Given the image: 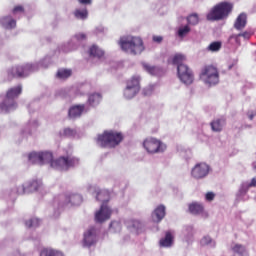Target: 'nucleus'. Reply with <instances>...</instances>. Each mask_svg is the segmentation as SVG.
I'll return each instance as SVG.
<instances>
[{
    "mask_svg": "<svg viewBox=\"0 0 256 256\" xmlns=\"http://www.w3.org/2000/svg\"><path fill=\"white\" fill-rule=\"evenodd\" d=\"M41 165L49 163L54 169H60V171H67L71 167L79 165V159L73 156H63L56 160H53V153L40 152Z\"/></svg>",
    "mask_w": 256,
    "mask_h": 256,
    "instance_id": "1",
    "label": "nucleus"
},
{
    "mask_svg": "<svg viewBox=\"0 0 256 256\" xmlns=\"http://www.w3.org/2000/svg\"><path fill=\"white\" fill-rule=\"evenodd\" d=\"M123 133L115 130H106L102 134L97 136V143L100 147H108L109 149H115L123 142Z\"/></svg>",
    "mask_w": 256,
    "mask_h": 256,
    "instance_id": "2",
    "label": "nucleus"
},
{
    "mask_svg": "<svg viewBox=\"0 0 256 256\" xmlns=\"http://www.w3.org/2000/svg\"><path fill=\"white\" fill-rule=\"evenodd\" d=\"M119 45L122 51L126 53H132V55H139L145 50L143 46V40L140 37H122L119 40Z\"/></svg>",
    "mask_w": 256,
    "mask_h": 256,
    "instance_id": "3",
    "label": "nucleus"
},
{
    "mask_svg": "<svg viewBox=\"0 0 256 256\" xmlns=\"http://www.w3.org/2000/svg\"><path fill=\"white\" fill-rule=\"evenodd\" d=\"M23 89L21 86L10 88L6 93V98L3 103L0 104V113H9L13 109H17V102L15 99L20 96Z\"/></svg>",
    "mask_w": 256,
    "mask_h": 256,
    "instance_id": "4",
    "label": "nucleus"
},
{
    "mask_svg": "<svg viewBox=\"0 0 256 256\" xmlns=\"http://www.w3.org/2000/svg\"><path fill=\"white\" fill-rule=\"evenodd\" d=\"M233 11V4L229 2H221L214 6L207 14L208 21H221L225 17H229V13Z\"/></svg>",
    "mask_w": 256,
    "mask_h": 256,
    "instance_id": "5",
    "label": "nucleus"
},
{
    "mask_svg": "<svg viewBox=\"0 0 256 256\" xmlns=\"http://www.w3.org/2000/svg\"><path fill=\"white\" fill-rule=\"evenodd\" d=\"M200 77L206 85H217L219 83V70L213 65H206L202 68Z\"/></svg>",
    "mask_w": 256,
    "mask_h": 256,
    "instance_id": "6",
    "label": "nucleus"
},
{
    "mask_svg": "<svg viewBox=\"0 0 256 256\" xmlns=\"http://www.w3.org/2000/svg\"><path fill=\"white\" fill-rule=\"evenodd\" d=\"M34 71L33 64H22L12 67V69L8 72V77L10 79H22L25 77H29L31 73Z\"/></svg>",
    "mask_w": 256,
    "mask_h": 256,
    "instance_id": "7",
    "label": "nucleus"
},
{
    "mask_svg": "<svg viewBox=\"0 0 256 256\" xmlns=\"http://www.w3.org/2000/svg\"><path fill=\"white\" fill-rule=\"evenodd\" d=\"M143 147L146 149L147 153L151 154L163 153V151H165V145H163V142L154 137L146 138L143 142Z\"/></svg>",
    "mask_w": 256,
    "mask_h": 256,
    "instance_id": "8",
    "label": "nucleus"
},
{
    "mask_svg": "<svg viewBox=\"0 0 256 256\" xmlns=\"http://www.w3.org/2000/svg\"><path fill=\"white\" fill-rule=\"evenodd\" d=\"M139 81V76H133L130 80L127 81V86L124 90V97L126 99H133V97L139 93L141 90Z\"/></svg>",
    "mask_w": 256,
    "mask_h": 256,
    "instance_id": "9",
    "label": "nucleus"
},
{
    "mask_svg": "<svg viewBox=\"0 0 256 256\" xmlns=\"http://www.w3.org/2000/svg\"><path fill=\"white\" fill-rule=\"evenodd\" d=\"M178 78L184 85H191L194 81L193 71L187 65L177 67Z\"/></svg>",
    "mask_w": 256,
    "mask_h": 256,
    "instance_id": "10",
    "label": "nucleus"
},
{
    "mask_svg": "<svg viewBox=\"0 0 256 256\" xmlns=\"http://www.w3.org/2000/svg\"><path fill=\"white\" fill-rule=\"evenodd\" d=\"M191 175L194 179H205L209 175V165L203 162L196 164L191 170Z\"/></svg>",
    "mask_w": 256,
    "mask_h": 256,
    "instance_id": "11",
    "label": "nucleus"
},
{
    "mask_svg": "<svg viewBox=\"0 0 256 256\" xmlns=\"http://www.w3.org/2000/svg\"><path fill=\"white\" fill-rule=\"evenodd\" d=\"M113 211L106 204H102L99 211L95 214L96 223H105V221L111 219Z\"/></svg>",
    "mask_w": 256,
    "mask_h": 256,
    "instance_id": "12",
    "label": "nucleus"
},
{
    "mask_svg": "<svg viewBox=\"0 0 256 256\" xmlns=\"http://www.w3.org/2000/svg\"><path fill=\"white\" fill-rule=\"evenodd\" d=\"M95 243H97V230L95 227H91L84 233L83 245L84 247H92Z\"/></svg>",
    "mask_w": 256,
    "mask_h": 256,
    "instance_id": "13",
    "label": "nucleus"
},
{
    "mask_svg": "<svg viewBox=\"0 0 256 256\" xmlns=\"http://www.w3.org/2000/svg\"><path fill=\"white\" fill-rule=\"evenodd\" d=\"M83 203V196L79 194H68L64 198V202L62 203V207L66 205H70V207H77Z\"/></svg>",
    "mask_w": 256,
    "mask_h": 256,
    "instance_id": "14",
    "label": "nucleus"
},
{
    "mask_svg": "<svg viewBox=\"0 0 256 256\" xmlns=\"http://www.w3.org/2000/svg\"><path fill=\"white\" fill-rule=\"evenodd\" d=\"M39 189V181L32 180L23 186H20L17 190L18 195H25V193H33Z\"/></svg>",
    "mask_w": 256,
    "mask_h": 256,
    "instance_id": "15",
    "label": "nucleus"
},
{
    "mask_svg": "<svg viewBox=\"0 0 256 256\" xmlns=\"http://www.w3.org/2000/svg\"><path fill=\"white\" fill-rule=\"evenodd\" d=\"M226 124H227V119L225 117H221L213 120L210 123V126L212 131H214L215 133H221V131H223V127H225Z\"/></svg>",
    "mask_w": 256,
    "mask_h": 256,
    "instance_id": "16",
    "label": "nucleus"
},
{
    "mask_svg": "<svg viewBox=\"0 0 256 256\" xmlns=\"http://www.w3.org/2000/svg\"><path fill=\"white\" fill-rule=\"evenodd\" d=\"M83 111H85L84 104L74 105L68 111V116L70 119H77V117H81L83 115Z\"/></svg>",
    "mask_w": 256,
    "mask_h": 256,
    "instance_id": "17",
    "label": "nucleus"
},
{
    "mask_svg": "<svg viewBox=\"0 0 256 256\" xmlns=\"http://www.w3.org/2000/svg\"><path fill=\"white\" fill-rule=\"evenodd\" d=\"M188 209L192 215H203L205 213V207L203 206V204L198 202H193L189 204ZM205 215L207 217V213H205Z\"/></svg>",
    "mask_w": 256,
    "mask_h": 256,
    "instance_id": "18",
    "label": "nucleus"
},
{
    "mask_svg": "<svg viewBox=\"0 0 256 256\" xmlns=\"http://www.w3.org/2000/svg\"><path fill=\"white\" fill-rule=\"evenodd\" d=\"M247 26V14L241 13L234 23V28L237 31H243V28Z\"/></svg>",
    "mask_w": 256,
    "mask_h": 256,
    "instance_id": "19",
    "label": "nucleus"
},
{
    "mask_svg": "<svg viewBox=\"0 0 256 256\" xmlns=\"http://www.w3.org/2000/svg\"><path fill=\"white\" fill-rule=\"evenodd\" d=\"M166 208L165 205L161 204L159 205L153 212V216L156 217V221L157 223H161V221H163V219H165V215H166Z\"/></svg>",
    "mask_w": 256,
    "mask_h": 256,
    "instance_id": "20",
    "label": "nucleus"
},
{
    "mask_svg": "<svg viewBox=\"0 0 256 256\" xmlns=\"http://www.w3.org/2000/svg\"><path fill=\"white\" fill-rule=\"evenodd\" d=\"M96 199L101 201L102 205H107L111 199V194L107 190H101L97 193Z\"/></svg>",
    "mask_w": 256,
    "mask_h": 256,
    "instance_id": "21",
    "label": "nucleus"
},
{
    "mask_svg": "<svg viewBox=\"0 0 256 256\" xmlns=\"http://www.w3.org/2000/svg\"><path fill=\"white\" fill-rule=\"evenodd\" d=\"M90 57H96L97 59H101L105 55V52L101 50L97 45H92L89 49Z\"/></svg>",
    "mask_w": 256,
    "mask_h": 256,
    "instance_id": "22",
    "label": "nucleus"
},
{
    "mask_svg": "<svg viewBox=\"0 0 256 256\" xmlns=\"http://www.w3.org/2000/svg\"><path fill=\"white\" fill-rule=\"evenodd\" d=\"M160 247H171L173 245V234L166 232L165 237L159 242Z\"/></svg>",
    "mask_w": 256,
    "mask_h": 256,
    "instance_id": "23",
    "label": "nucleus"
},
{
    "mask_svg": "<svg viewBox=\"0 0 256 256\" xmlns=\"http://www.w3.org/2000/svg\"><path fill=\"white\" fill-rule=\"evenodd\" d=\"M2 23L4 27H6V29H15V27H17V21L11 18V16H6L2 18Z\"/></svg>",
    "mask_w": 256,
    "mask_h": 256,
    "instance_id": "24",
    "label": "nucleus"
},
{
    "mask_svg": "<svg viewBox=\"0 0 256 256\" xmlns=\"http://www.w3.org/2000/svg\"><path fill=\"white\" fill-rule=\"evenodd\" d=\"M28 160L32 165H41V152H31L28 155Z\"/></svg>",
    "mask_w": 256,
    "mask_h": 256,
    "instance_id": "25",
    "label": "nucleus"
},
{
    "mask_svg": "<svg viewBox=\"0 0 256 256\" xmlns=\"http://www.w3.org/2000/svg\"><path fill=\"white\" fill-rule=\"evenodd\" d=\"M144 69L150 75H161V73H163V69H161L157 66H151L149 64H144Z\"/></svg>",
    "mask_w": 256,
    "mask_h": 256,
    "instance_id": "26",
    "label": "nucleus"
},
{
    "mask_svg": "<svg viewBox=\"0 0 256 256\" xmlns=\"http://www.w3.org/2000/svg\"><path fill=\"white\" fill-rule=\"evenodd\" d=\"M40 256H63V253L53 248H44L40 252Z\"/></svg>",
    "mask_w": 256,
    "mask_h": 256,
    "instance_id": "27",
    "label": "nucleus"
},
{
    "mask_svg": "<svg viewBox=\"0 0 256 256\" xmlns=\"http://www.w3.org/2000/svg\"><path fill=\"white\" fill-rule=\"evenodd\" d=\"M186 61H187V58L185 57V55L176 54L172 58V65H177V67H179V65H187L185 64Z\"/></svg>",
    "mask_w": 256,
    "mask_h": 256,
    "instance_id": "28",
    "label": "nucleus"
},
{
    "mask_svg": "<svg viewBox=\"0 0 256 256\" xmlns=\"http://www.w3.org/2000/svg\"><path fill=\"white\" fill-rule=\"evenodd\" d=\"M73 14L76 19L85 20L87 19V17H89V11L87 10V8L76 9Z\"/></svg>",
    "mask_w": 256,
    "mask_h": 256,
    "instance_id": "29",
    "label": "nucleus"
},
{
    "mask_svg": "<svg viewBox=\"0 0 256 256\" xmlns=\"http://www.w3.org/2000/svg\"><path fill=\"white\" fill-rule=\"evenodd\" d=\"M221 47H223V43L221 41H214L210 43L206 50L211 53H217L218 51H221Z\"/></svg>",
    "mask_w": 256,
    "mask_h": 256,
    "instance_id": "30",
    "label": "nucleus"
},
{
    "mask_svg": "<svg viewBox=\"0 0 256 256\" xmlns=\"http://www.w3.org/2000/svg\"><path fill=\"white\" fill-rule=\"evenodd\" d=\"M102 96L101 94H92L88 98V103L92 107H96V105H99L101 103Z\"/></svg>",
    "mask_w": 256,
    "mask_h": 256,
    "instance_id": "31",
    "label": "nucleus"
},
{
    "mask_svg": "<svg viewBox=\"0 0 256 256\" xmlns=\"http://www.w3.org/2000/svg\"><path fill=\"white\" fill-rule=\"evenodd\" d=\"M72 71L70 69H60L57 72L58 79H69L72 75Z\"/></svg>",
    "mask_w": 256,
    "mask_h": 256,
    "instance_id": "32",
    "label": "nucleus"
},
{
    "mask_svg": "<svg viewBox=\"0 0 256 256\" xmlns=\"http://www.w3.org/2000/svg\"><path fill=\"white\" fill-rule=\"evenodd\" d=\"M232 251L234 253H237V255H245V246L241 245V244H235L233 247H232Z\"/></svg>",
    "mask_w": 256,
    "mask_h": 256,
    "instance_id": "33",
    "label": "nucleus"
},
{
    "mask_svg": "<svg viewBox=\"0 0 256 256\" xmlns=\"http://www.w3.org/2000/svg\"><path fill=\"white\" fill-rule=\"evenodd\" d=\"M189 33H191V28L188 25L180 27L178 29V36L182 38L189 35Z\"/></svg>",
    "mask_w": 256,
    "mask_h": 256,
    "instance_id": "34",
    "label": "nucleus"
},
{
    "mask_svg": "<svg viewBox=\"0 0 256 256\" xmlns=\"http://www.w3.org/2000/svg\"><path fill=\"white\" fill-rule=\"evenodd\" d=\"M189 25H197L199 23V16L197 14H191L187 17Z\"/></svg>",
    "mask_w": 256,
    "mask_h": 256,
    "instance_id": "35",
    "label": "nucleus"
},
{
    "mask_svg": "<svg viewBox=\"0 0 256 256\" xmlns=\"http://www.w3.org/2000/svg\"><path fill=\"white\" fill-rule=\"evenodd\" d=\"M26 227H39V219L33 218L25 222Z\"/></svg>",
    "mask_w": 256,
    "mask_h": 256,
    "instance_id": "36",
    "label": "nucleus"
},
{
    "mask_svg": "<svg viewBox=\"0 0 256 256\" xmlns=\"http://www.w3.org/2000/svg\"><path fill=\"white\" fill-rule=\"evenodd\" d=\"M110 229H112L114 233H117V231H121V222H117V221L111 222Z\"/></svg>",
    "mask_w": 256,
    "mask_h": 256,
    "instance_id": "37",
    "label": "nucleus"
},
{
    "mask_svg": "<svg viewBox=\"0 0 256 256\" xmlns=\"http://www.w3.org/2000/svg\"><path fill=\"white\" fill-rule=\"evenodd\" d=\"M249 189H251V186H249V184H242L239 189L240 195H247Z\"/></svg>",
    "mask_w": 256,
    "mask_h": 256,
    "instance_id": "38",
    "label": "nucleus"
},
{
    "mask_svg": "<svg viewBox=\"0 0 256 256\" xmlns=\"http://www.w3.org/2000/svg\"><path fill=\"white\" fill-rule=\"evenodd\" d=\"M25 8L22 5H17L13 8L12 13L15 15L16 13H24Z\"/></svg>",
    "mask_w": 256,
    "mask_h": 256,
    "instance_id": "39",
    "label": "nucleus"
},
{
    "mask_svg": "<svg viewBox=\"0 0 256 256\" xmlns=\"http://www.w3.org/2000/svg\"><path fill=\"white\" fill-rule=\"evenodd\" d=\"M240 37H241L240 34H233L229 37V40L231 41L232 39H234V41H235V43H237V45H241Z\"/></svg>",
    "mask_w": 256,
    "mask_h": 256,
    "instance_id": "40",
    "label": "nucleus"
},
{
    "mask_svg": "<svg viewBox=\"0 0 256 256\" xmlns=\"http://www.w3.org/2000/svg\"><path fill=\"white\" fill-rule=\"evenodd\" d=\"M205 199H206V201H213V199H215V193H213V192L206 193Z\"/></svg>",
    "mask_w": 256,
    "mask_h": 256,
    "instance_id": "41",
    "label": "nucleus"
},
{
    "mask_svg": "<svg viewBox=\"0 0 256 256\" xmlns=\"http://www.w3.org/2000/svg\"><path fill=\"white\" fill-rule=\"evenodd\" d=\"M240 37H243V39H251V32L245 31L242 33H239Z\"/></svg>",
    "mask_w": 256,
    "mask_h": 256,
    "instance_id": "42",
    "label": "nucleus"
},
{
    "mask_svg": "<svg viewBox=\"0 0 256 256\" xmlns=\"http://www.w3.org/2000/svg\"><path fill=\"white\" fill-rule=\"evenodd\" d=\"M74 133L75 132L71 128L64 129V135H66V137H71V135H73Z\"/></svg>",
    "mask_w": 256,
    "mask_h": 256,
    "instance_id": "43",
    "label": "nucleus"
},
{
    "mask_svg": "<svg viewBox=\"0 0 256 256\" xmlns=\"http://www.w3.org/2000/svg\"><path fill=\"white\" fill-rule=\"evenodd\" d=\"M209 243H211V237L206 236L202 238L201 245H209Z\"/></svg>",
    "mask_w": 256,
    "mask_h": 256,
    "instance_id": "44",
    "label": "nucleus"
},
{
    "mask_svg": "<svg viewBox=\"0 0 256 256\" xmlns=\"http://www.w3.org/2000/svg\"><path fill=\"white\" fill-rule=\"evenodd\" d=\"M75 38L77 41H83L84 39H87V36L84 33L76 34Z\"/></svg>",
    "mask_w": 256,
    "mask_h": 256,
    "instance_id": "45",
    "label": "nucleus"
},
{
    "mask_svg": "<svg viewBox=\"0 0 256 256\" xmlns=\"http://www.w3.org/2000/svg\"><path fill=\"white\" fill-rule=\"evenodd\" d=\"M78 3H80V5H91V3H93L92 0H78Z\"/></svg>",
    "mask_w": 256,
    "mask_h": 256,
    "instance_id": "46",
    "label": "nucleus"
},
{
    "mask_svg": "<svg viewBox=\"0 0 256 256\" xmlns=\"http://www.w3.org/2000/svg\"><path fill=\"white\" fill-rule=\"evenodd\" d=\"M154 43H161L163 41V36H153Z\"/></svg>",
    "mask_w": 256,
    "mask_h": 256,
    "instance_id": "47",
    "label": "nucleus"
},
{
    "mask_svg": "<svg viewBox=\"0 0 256 256\" xmlns=\"http://www.w3.org/2000/svg\"><path fill=\"white\" fill-rule=\"evenodd\" d=\"M249 187H256V177L251 179V181L249 183Z\"/></svg>",
    "mask_w": 256,
    "mask_h": 256,
    "instance_id": "48",
    "label": "nucleus"
},
{
    "mask_svg": "<svg viewBox=\"0 0 256 256\" xmlns=\"http://www.w3.org/2000/svg\"><path fill=\"white\" fill-rule=\"evenodd\" d=\"M256 112H249L248 113V118L250 119V121H253V119L255 118Z\"/></svg>",
    "mask_w": 256,
    "mask_h": 256,
    "instance_id": "49",
    "label": "nucleus"
},
{
    "mask_svg": "<svg viewBox=\"0 0 256 256\" xmlns=\"http://www.w3.org/2000/svg\"><path fill=\"white\" fill-rule=\"evenodd\" d=\"M235 65H237V60L234 61L232 64H230V65L228 66V69H229V70L233 69V67H235Z\"/></svg>",
    "mask_w": 256,
    "mask_h": 256,
    "instance_id": "50",
    "label": "nucleus"
}]
</instances>
